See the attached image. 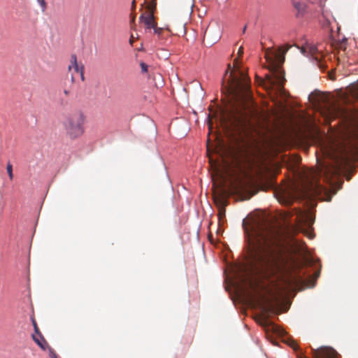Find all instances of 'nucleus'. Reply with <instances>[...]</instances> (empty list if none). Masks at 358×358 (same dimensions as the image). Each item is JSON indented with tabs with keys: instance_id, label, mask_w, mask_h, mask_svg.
I'll list each match as a JSON object with an SVG mask.
<instances>
[{
	"instance_id": "obj_1",
	"label": "nucleus",
	"mask_w": 358,
	"mask_h": 358,
	"mask_svg": "<svg viewBox=\"0 0 358 358\" xmlns=\"http://www.w3.org/2000/svg\"><path fill=\"white\" fill-rule=\"evenodd\" d=\"M251 256L254 266L260 271L268 274L280 273L278 277V282L275 285V293L273 294V299L271 301L262 296V299L257 301L262 313L268 317L273 310V303L278 301L279 298L282 296L285 293L298 287L302 282V278L290 273L287 268L280 265L272 252L262 248L260 246L255 248L251 252Z\"/></svg>"
},
{
	"instance_id": "obj_2",
	"label": "nucleus",
	"mask_w": 358,
	"mask_h": 358,
	"mask_svg": "<svg viewBox=\"0 0 358 358\" xmlns=\"http://www.w3.org/2000/svg\"><path fill=\"white\" fill-rule=\"evenodd\" d=\"M289 45H285L278 49L268 48L265 50V59L268 64L270 73L266 75V80L261 79V83L266 88H275L278 93L285 95V73L281 69L285 62V55L290 48Z\"/></svg>"
},
{
	"instance_id": "obj_3",
	"label": "nucleus",
	"mask_w": 358,
	"mask_h": 358,
	"mask_svg": "<svg viewBox=\"0 0 358 358\" xmlns=\"http://www.w3.org/2000/svg\"><path fill=\"white\" fill-rule=\"evenodd\" d=\"M243 54V48L240 47L238 57L234 59L233 67L230 64H228L222 81V90L236 99H238L243 94L248 93L250 88V78L240 69L238 58Z\"/></svg>"
},
{
	"instance_id": "obj_4",
	"label": "nucleus",
	"mask_w": 358,
	"mask_h": 358,
	"mask_svg": "<svg viewBox=\"0 0 358 358\" xmlns=\"http://www.w3.org/2000/svg\"><path fill=\"white\" fill-rule=\"evenodd\" d=\"M320 174L315 170H309L301 176V182L294 187L293 194L285 201L286 204H291L294 199L299 197L310 199L320 195L323 189L320 184Z\"/></svg>"
},
{
	"instance_id": "obj_5",
	"label": "nucleus",
	"mask_w": 358,
	"mask_h": 358,
	"mask_svg": "<svg viewBox=\"0 0 358 358\" xmlns=\"http://www.w3.org/2000/svg\"><path fill=\"white\" fill-rule=\"evenodd\" d=\"M86 115L81 110H76L68 113L62 121V127L66 135L71 140L80 137L85 132Z\"/></svg>"
},
{
	"instance_id": "obj_6",
	"label": "nucleus",
	"mask_w": 358,
	"mask_h": 358,
	"mask_svg": "<svg viewBox=\"0 0 358 358\" xmlns=\"http://www.w3.org/2000/svg\"><path fill=\"white\" fill-rule=\"evenodd\" d=\"M334 159V166L332 168H326L325 173L331 172L332 176H337L341 173H344L352 169V158L350 154L345 148H341L338 153L332 154Z\"/></svg>"
},
{
	"instance_id": "obj_7",
	"label": "nucleus",
	"mask_w": 358,
	"mask_h": 358,
	"mask_svg": "<svg viewBox=\"0 0 358 358\" xmlns=\"http://www.w3.org/2000/svg\"><path fill=\"white\" fill-rule=\"evenodd\" d=\"M220 29L218 24H210L204 32L203 40L207 41L210 44H214L220 40Z\"/></svg>"
},
{
	"instance_id": "obj_8",
	"label": "nucleus",
	"mask_w": 358,
	"mask_h": 358,
	"mask_svg": "<svg viewBox=\"0 0 358 358\" xmlns=\"http://www.w3.org/2000/svg\"><path fill=\"white\" fill-rule=\"evenodd\" d=\"M310 3L309 0H292V5L296 10V17H302L308 13Z\"/></svg>"
},
{
	"instance_id": "obj_9",
	"label": "nucleus",
	"mask_w": 358,
	"mask_h": 358,
	"mask_svg": "<svg viewBox=\"0 0 358 358\" xmlns=\"http://www.w3.org/2000/svg\"><path fill=\"white\" fill-rule=\"evenodd\" d=\"M313 356L314 358H338L337 352L329 347H322L319 349L313 350Z\"/></svg>"
},
{
	"instance_id": "obj_10",
	"label": "nucleus",
	"mask_w": 358,
	"mask_h": 358,
	"mask_svg": "<svg viewBox=\"0 0 358 358\" xmlns=\"http://www.w3.org/2000/svg\"><path fill=\"white\" fill-rule=\"evenodd\" d=\"M140 22L143 23L146 29H152L157 23L155 20V17L152 11L148 10L143 13L139 17Z\"/></svg>"
},
{
	"instance_id": "obj_11",
	"label": "nucleus",
	"mask_w": 358,
	"mask_h": 358,
	"mask_svg": "<svg viewBox=\"0 0 358 358\" xmlns=\"http://www.w3.org/2000/svg\"><path fill=\"white\" fill-rule=\"evenodd\" d=\"M73 70L75 73L78 74L82 80H84V67L83 65L80 66L77 62V57L76 55H72L71 57V65L69 66V71Z\"/></svg>"
},
{
	"instance_id": "obj_12",
	"label": "nucleus",
	"mask_w": 358,
	"mask_h": 358,
	"mask_svg": "<svg viewBox=\"0 0 358 358\" xmlns=\"http://www.w3.org/2000/svg\"><path fill=\"white\" fill-rule=\"evenodd\" d=\"M301 52L303 54L308 53L307 55L314 57L316 60L319 59V50L317 47L315 45L307 44L306 46L301 48Z\"/></svg>"
},
{
	"instance_id": "obj_13",
	"label": "nucleus",
	"mask_w": 358,
	"mask_h": 358,
	"mask_svg": "<svg viewBox=\"0 0 358 358\" xmlns=\"http://www.w3.org/2000/svg\"><path fill=\"white\" fill-rule=\"evenodd\" d=\"M297 217L300 222H304V224L310 226L314 222V217L309 212H303L299 210L297 213Z\"/></svg>"
},
{
	"instance_id": "obj_14",
	"label": "nucleus",
	"mask_w": 358,
	"mask_h": 358,
	"mask_svg": "<svg viewBox=\"0 0 358 358\" xmlns=\"http://www.w3.org/2000/svg\"><path fill=\"white\" fill-rule=\"evenodd\" d=\"M329 116L331 119H336L339 117L340 116H345V110L338 106H332L330 108H329Z\"/></svg>"
},
{
	"instance_id": "obj_15",
	"label": "nucleus",
	"mask_w": 358,
	"mask_h": 358,
	"mask_svg": "<svg viewBox=\"0 0 358 358\" xmlns=\"http://www.w3.org/2000/svg\"><path fill=\"white\" fill-rule=\"evenodd\" d=\"M350 143L353 146L358 148V122L355 125L352 131L349 134Z\"/></svg>"
},
{
	"instance_id": "obj_16",
	"label": "nucleus",
	"mask_w": 358,
	"mask_h": 358,
	"mask_svg": "<svg viewBox=\"0 0 358 358\" xmlns=\"http://www.w3.org/2000/svg\"><path fill=\"white\" fill-rule=\"evenodd\" d=\"M214 201L217 208L220 207L221 208H222L223 207H225L227 205V200L224 194H222L220 195H215Z\"/></svg>"
},
{
	"instance_id": "obj_17",
	"label": "nucleus",
	"mask_w": 358,
	"mask_h": 358,
	"mask_svg": "<svg viewBox=\"0 0 358 358\" xmlns=\"http://www.w3.org/2000/svg\"><path fill=\"white\" fill-rule=\"evenodd\" d=\"M268 229L267 228L264 229H258L255 231V235L256 236L257 238H258V241H266L268 238Z\"/></svg>"
},
{
	"instance_id": "obj_18",
	"label": "nucleus",
	"mask_w": 358,
	"mask_h": 358,
	"mask_svg": "<svg viewBox=\"0 0 358 358\" xmlns=\"http://www.w3.org/2000/svg\"><path fill=\"white\" fill-rule=\"evenodd\" d=\"M33 339L34 341L42 348V349H45V345H46V342L45 341H43L42 338L38 336V337L33 335Z\"/></svg>"
},
{
	"instance_id": "obj_19",
	"label": "nucleus",
	"mask_w": 358,
	"mask_h": 358,
	"mask_svg": "<svg viewBox=\"0 0 358 358\" xmlns=\"http://www.w3.org/2000/svg\"><path fill=\"white\" fill-rule=\"evenodd\" d=\"M6 170H7V173L8 174L10 179L12 180L13 178V166L10 162H8L7 164Z\"/></svg>"
},
{
	"instance_id": "obj_20",
	"label": "nucleus",
	"mask_w": 358,
	"mask_h": 358,
	"mask_svg": "<svg viewBox=\"0 0 358 358\" xmlns=\"http://www.w3.org/2000/svg\"><path fill=\"white\" fill-rule=\"evenodd\" d=\"M33 326L34 327L35 332L39 335V336L42 338L43 341H44V338H43L42 335L39 332L38 327L37 326L36 322L35 321L34 318H31Z\"/></svg>"
},
{
	"instance_id": "obj_21",
	"label": "nucleus",
	"mask_w": 358,
	"mask_h": 358,
	"mask_svg": "<svg viewBox=\"0 0 358 358\" xmlns=\"http://www.w3.org/2000/svg\"><path fill=\"white\" fill-rule=\"evenodd\" d=\"M273 329L279 336H284V334H285L283 329H280L279 327H277L275 325L273 326Z\"/></svg>"
},
{
	"instance_id": "obj_22",
	"label": "nucleus",
	"mask_w": 358,
	"mask_h": 358,
	"mask_svg": "<svg viewBox=\"0 0 358 358\" xmlns=\"http://www.w3.org/2000/svg\"><path fill=\"white\" fill-rule=\"evenodd\" d=\"M140 66H141V73H145L148 71V66L145 63H144L143 62H141Z\"/></svg>"
},
{
	"instance_id": "obj_23",
	"label": "nucleus",
	"mask_w": 358,
	"mask_h": 358,
	"mask_svg": "<svg viewBox=\"0 0 358 358\" xmlns=\"http://www.w3.org/2000/svg\"><path fill=\"white\" fill-rule=\"evenodd\" d=\"M217 208H218L219 219L221 220L225 215V207H223L222 208L219 207Z\"/></svg>"
},
{
	"instance_id": "obj_24",
	"label": "nucleus",
	"mask_w": 358,
	"mask_h": 358,
	"mask_svg": "<svg viewBox=\"0 0 358 358\" xmlns=\"http://www.w3.org/2000/svg\"><path fill=\"white\" fill-rule=\"evenodd\" d=\"M288 345L290 347H292L294 349V350H295V351H296L299 349L297 343L293 340L289 341L288 342Z\"/></svg>"
},
{
	"instance_id": "obj_25",
	"label": "nucleus",
	"mask_w": 358,
	"mask_h": 358,
	"mask_svg": "<svg viewBox=\"0 0 358 358\" xmlns=\"http://www.w3.org/2000/svg\"><path fill=\"white\" fill-rule=\"evenodd\" d=\"M237 121L238 122V123L240 124H242L243 125H246L248 124V120H247V117H237Z\"/></svg>"
},
{
	"instance_id": "obj_26",
	"label": "nucleus",
	"mask_w": 358,
	"mask_h": 358,
	"mask_svg": "<svg viewBox=\"0 0 358 358\" xmlns=\"http://www.w3.org/2000/svg\"><path fill=\"white\" fill-rule=\"evenodd\" d=\"M152 29H154L155 34H156L157 35H161L162 30H163L162 28L157 27V23L155 24V26L154 27H152Z\"/></svg>"
},
{
	"instance_id": "obj_27",
	"label": "nucleus",
	"mask_w": 358,
	"mask_h": 358,
	"mask_svg": "<svg viewBox=\"0 0 358 358\" xmlns=\"http://www.w3.org/2000/svg\"><path fill=\"white\" fill-rule=\"evenodd\" d=\"M38 1L42 7H43V8L46 7V3H45V0H38Z\"/></svg>"
},
{
	"instance_id": "obj_28",
	"label": "nucleus",
	"mask_w": 358,
	"mask_h": 358,
	"mask_svg": "<svg viewBox=\"0 0 358 358\" xmlns=\"http://www.w3.org/2000/svg\"><path fill=\"white\" fill-rule=\"evenodd\" d=\"M50 357L51 358H57V355L53 351H50Z\"/></svg>"
},
{
	"instance_id": "obj_29",
	"label": "nucleus",
	"mask_w": 358,
	"mask_h": 358,
	"mask_svg": "<svg viewBox=\"0 0 358 358\" xmlns=\"http://www.w3.org/2000/svg\"><path fill=\"white\" fill-rule=\"evenodd\" d=\"M135 19H136V15H131V24H134V22H135Z\"/></svg>"
},
{
	"instance_id": "obj_30",
	"label": "nucleus",
	"mask_w": 358,
	"mask_h": 358,
	"mask_svg": "<svg viewBox=\"0 0 358 358\" xmlns=\"http://www.w3.org/2000/svg\"><path fill=\"white\" fill-rule=\"evenodd\" d=\"M64 94H65L66 96H69V94H70V92H69V90H64Z\"/></svg>"
},
{
	"instance_id": "obj_31",
	"label": "nucleus",
	"mask_w": 358,
	"mask_h": 358,
	"mask_svg": "<svg viewBox=\"0 0 358 358\" xmlns=\"http://www.w3.org/2000/svg\"><path fill=\"white\" fill-rule=\"evenodd\" d=\"M135 7H136V1H135V0H134L132 1V10L135 9Z\"/></svg>"
},
{
	"instance_id": "obj_32",
	"label": "nucleus",
	"mask_w": 358,
	"mask_h": 358,
	"mask_svg": "<svg viewBox=\"0 0 358 358\" xmlns=\"http://www.w3.org/2000/svg\"><path fill=\"white\" fill-rule=\"evenodd\" d=\"M71 81L72 82H74L75 81V76L74 74L73 73L72 76H71Z\"/></svg>"
},
{
	"instance_id": "obj_33",
	"label": "nucleus",
	"mask_w": 358,
	"mask_h": 358,
	"mask_svg": "<svg viewBox=\"0 0 358 358\" xmlns=\"http://www.w3.org/2000/svg\"><path fill=\"white\" fill-rule=\"evenodd\" d=\"M246 30V26L244 27V28L243 29V31L245 32Z\"/></svg>"
},
{
	"instance_id": "obj_34",
	"label": "nucleus",
	"mask_w": 358,
	"mask_h": 358,
	"mask_svg": "<svg viewBox=\"0 0 358 358\" xmlns=\"http://www.w3.org/2000/svg\"><path fill=\"white\" fill-rule=\"evenodd\" d=\"M129 42L131 44H132L133 41H132L131 38H130Z\"/></svg>"
},
{
	"instance_id": "obj_35",
	"label": "nucleus",
	"mask_w": 358,
	"mask_h": 358,
	"mask_svg": "<svg viewBox=\"0 0 358 358\" xmlns=\"http://www.w3.org/2000/svg\"><path fill=\"white\" fill-rule=\"evenodd\" d=\"M357 95H358V86H357Z\"/></svg>"
}]
</instances>
